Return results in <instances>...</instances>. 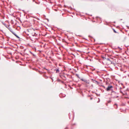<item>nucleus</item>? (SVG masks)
I'll return each mask as SVG.
<instances>
[{"instance_id": "f257e3e1", "label": "nucleus", "mask_w": 129, "mask_h": 129, "mask_svg": "<svg viewBox=\"0 0 129 129\" xmlns=\"http://www.w3.org/2000/svg\"><path fill=\"white\" fill-rule=\"evenodd\" d=\"M28 32L30 33V34L32 35L33 36H36L37 34L34 29H29L28 30Z\"/></svg>"}, {"instance_id": "f03ea898", "label": "nucleus", "mask_w": 129, "mask_h": 129, "mask_svg": "<svg viewBox=\"0 0 129 129\" xmlns=\"http://www.w3.org/2000/svg\"><path fill=\"white\" fill-rule=\"evenodd\" d=\"M111 95L112 97L114 98H116L118 97L117 94L115 91H113L111 93Z\"/></svg>"}, {"instance_id": "7ed1b4c3", "label": "nucleus", "mask_w": 129, "mask_h": 129, "mask_svg": "<svg viewBox=\"0 0 129 129\" xmlns=\"http://www.w3.org/2000/svg\"><path fill=\"white\" fill-rule=\"evenodd\" d=\"M113 87V86H110L107 87V88L106 89V90L107 91H109L111 90V88Z\"/></svg>"}, {"instance_id": "20e7f679", "label": "nucleus", "mask_w": 129, "mask_h": 129, "mask_svg": "<svg viewBox=\"0 0 129 129\" xmlns=\"http://www.w3.org/2000/svg\"><path fill=\"white\" fill-rule=\"evenodd\" d=\"M114 106L115 108L116 109L117 107V105L116 104H115L114 105Z\"/></svg>"}, {"instance_id": "39448f33", "label": "nucleus", "mask_w": 129, "mask_h": 129, "mask_svg": "<svg viewBox=\"0 0 129 129\" xmlns=\"http://www.w3.org/2000/svg\"><path fill=\"white\" fill-rule=\"evenodd\" d=\"M55 70L56 71V73H57V72H59V71L58 69H56Z\"/></svg>"}, {"instance_id": "423d86ee", "label": "nucleus", "mask_w": 129, "mask_h": 129, "mask_svg": "<svg viewBox=\"0 0 129 129\" xmlns=\"http://www.w3.org/2000/svg\"><path fill=\"white\" fill-rule=\"evenodd\" d=\"M13 34L15 35V36L16 37H17V38H19V37L18 36H17V35H16V34Z\"/></svg>"}, {"instance_id": "0eeeda50", "label": "nucleus", "mask_w": 129, "mask_h": 129, "mask_svg": "<svg viewBox=\"0 0 129 129\" xmlns=\"http://www.w3.org/2000/svg\"><path fill=\"white\" fill-rule=\"evenodd\" d=\"M81 80H82V81H84L85 82H86V80H84V79H81Z\"/></svg>"}, {"instance_id": "6e6552de", "label": "nucleus", "mask_w": 129, "mask_h": 129, "mask_svg": "<svg viewBox=\"0 0 129 129\" xmlns=\"http://www.w3.org/2000/svg\"><path fill=\"white\" fill-rule=\"evenodd\" d=\"M113 31H114V32L115 33H117V32H116V31L114 29H113Z\"/></svg>"}, {"instance_id": "1a4fd4ad", "label": "nucleus", "mask_w": 129, "mask_h": 129, "mask_svg": "<svg viewBox=\"0 0 129 129\" xmlns=\"http://www.w3.org/2000/svg\"><path fill=\"white\" fill-rule=\"evenodd\" d=\"M90 99H91H91H92V98H90Z\"/></svg>"}, {"instance_id": "9d476101", "label": "nucleus", "mask_w": 129, "mask_h": 129, "mask_svg": "<svg viewBox=\"0 0 129 129\" xmlns=\"http://www.w3.org/2000/svg\"><path fill=\"white\" fill-rule=\"evenodd\" d=\"M110 102V101H109V102H108V103H109V102Z\"/></svg>"}, {"instance_id": "9b49d317", "label": "nucleus", "mask_w": 129, "mask_h": 129, "mask_svg": "<svg viewBox=\"0 0 129 129\" xmlns=\"http://www.w3.org/2000/svg\"><path fill=\"white\" fill-rule=\"evenodd\" d=\"M110 102V101H109V102H108V103H109V102Z\"/></svg>"}]
</instances>
